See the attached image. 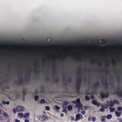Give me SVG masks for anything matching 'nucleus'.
I'll use <instances>...</instances> for the list:
<instances>
[{"instance_id":"obj_1","label":"nucleus","mask_w":122,"mask_h":122,"mask_svg":"<svg viewBox=\"0 0 122 122\" xmlns=\"http://www.w3.org/2000/svg\"><path fill=\"white\" fill-rule=\"evenodd\" d=\"M108 106H113L115 104H116L117 105H119V102L117 100H115L113 102L111 101H108L107 102Z\"/></svg>"},{"instance_id":"obj_2","label":"nucleus","mask_w":122,"mask_h":122,"mask_svg":"<svg viewBox=\"0 0 122 122\" xmlns=\"http://www.w3.org/2000/svg\"><path fill=\"white\" fill-rule=\"evenodd\" d=\"M80 100L79 99H77L76 102H73L74 103L76 104L77 108L79 110H81L82 109V104L80 103Z\"/></svg>"},{"instance_id":"obj_3","label":"nucleus","mask_w":122,"mask_h":122,"mask_svg":"<svg viewBox=\"0 0 122 122\" xmlns=\"http://www.w3.org/2000/svg\"><path fill=\"white\" fill-rule=\"evenodd\" d=\"M16 109L17 112H19L23 111L24 108L22 107L17 106L16 107Z\"/></svg>"},{"instance_id":"obj_4","label":"nucleus","mask_w":122,"mask_h":122,"mask_svg":"<svg viewBox=\"0 0 122 122\" xmlns=\"http://www.w3.org/2000/svg\"><path fill=\"white\" fill-rule=\"evenodd\" d=\"M76 119L75 120V121H76L78 120H80V119L82 118V116L81 114H77L76 116Z\"/></svg>"},{"instance_id":"obj_5","label":"nucleus","mask_w":122,"mask_h":122,"mask_svg":"<svg viewBox=\"0 0 122 122\" xmlns=\"http://www.w3.org/2000/svg\"><path fill=\"white\" fill-rule=\"evenodd\" d=\"M100 96L102 98H105L109 96V95L108 93L105 94H100Z\"/></svg>"},{"instance_id":"obj_6","label":"nucleus","mask_w":122,"mask_h":122,"mask_svg":"<svg viewBox=\"0 0 122 122\" xmlns=\"http://www.w3.org/2000/svg\"><path fill=\"white\" fill-rule=\"evenodd\" d=\"M92 103L95 105L97 106L98 107H100V104L97 103V102L95 100H93L92 102Z\"/></svg>"},{"instance_id":"obj_7","label":"nucleus","mask_w":122,"mask_h":122,"mask_svg":"<svg viewBox=\"0 0 122 122\" xmlns=\"http://www.w3.org/2000/svg\"><path fill=\"white\" fill-rule=\"evenodd\" d=\"M122 113V112H118L117 111H115V114L116 115L117 117H120Z\"/></svg>"},{"instance_id":"obj_8","label":"nucleus","mask_w":122,"mask_h":122,"mask_svg":"<svg viewBox=\"0 0 122 122\" xmlns=\"http://www.w3.org/2000/svg\"><path fill=\"white\" fill-rule=\"evenodd\" d=\"M30 115V114L29 113H26L25 114L24 116V117L25 118H28Z\"/></svg>"},{"instance_id":"obj_9","label":"nucleus","mask_w":122,"mask_h":122,"mask_svg":"<svg viewBox=\"0 0 122 122\" xmlns=\"http://www.w3.org/2000/svg\"><path fill=\"white\" fill-rule=\"evenodd\" d=\"M45 117L43 116H42L41 117L40 120H41V121H43L45 119Z\"/></svg>"},{"instance_id":"obj_10","label":"nucleus","mask_w":122,"mask_h":122,"mask_svg":"<svg viewBox=\"0 0 122 122\" xmlns=\"http://www.w3.org/2000/svg\"><path fill=\"white\" fill-rule=\"evenodd\" d=\"M18 115L21 118H22L24 116V114L22 113H19Z\"/></svg>"},{"instance_id":"obj_11","label":"nucleus","mask_w":122,"mask_h":122,"mask_svg":"<svg viewBox=\"0 0 122 122\" xmlns=\"http://www.w3.org/2000/svg\"><path fill=\"white\" fill-rule=\"evenodd\" d=\"M109 109L110 110V111L111 112H114L115 110V109L112 107H110L109 108Z\"/></svg>"},{"instance_id":"obj_12","label":"nucleus","mask_w":122,"mask_h":122,"mask_svg":"<svg viewBox=\"0 0 122 122\" xmlns=\"http://www.w3.org/2000/svg\"><path fill=\"white\" fill-rule=\"evenodd\" d=\"M112 115L111 114H109L106 117L107 119H111L112 118Z\"/></svg>"},{"instance_id":"obj_13","label":"nucleus","mask_w":122,"mask_h":122,"mask_svg":"<svg viewBox=\"0 0 122 122\" xmlns=\"http://www.w3.org/2000/svg\"><path fill=\"white\" fill-rule=\"evenodd\" d=\"M117 110L118 111H121L122 110V107H118Z\"/></svg>"},{"instance_id":"obj_14","label":"nucleus","mask_w":122,"mask_h":122,"mask_svg":"<svg viewBox=\"0 0 122 122\" xmlns=\"http://www.w3.org/2000/svg\"><path fill=\"white\" fill-rule=\"evenodd\" d=\"M2 103L4 105H5V104H10V102H9L8 101L7 102H2Z\"/></svg>"},{"instance_id":"obj_15","label":"nucleus","mask_w":122,"mask_h":122,"mask_svg":"<svg viewBox=\"0 0 122 122\" xmlns=\"http://www.w3.org/2000/svg\"><path fill=\"white\" fill-rule=\"evenodd\" d=\"M72 109V107L71 105H70L68 106V109L69 110H71Z\"/></svg>"},{"instance_id":"obj_16","label":"nucleus","mask_w":122,"mask_h":122,"mask_svg":"<svg viewBox=\"0 0 122 122\" xmlns=\"http://www.w3.org/2000/svg\"><path fill=\"white\" fill-rule=\"evenodd\" d=\"M47 111H49L50 110V108L48 106H46L45 107Z\"/></svg>"},{"instance_id":"obj_17","label":"nucleus","mask_w":122,"mask_h":122,"mask_svg":"<svg viewBox=\"0 0 122 122\" xmlns=\"http://www.w3.org/2000/svg\"><path fill=\"white\" fill-rule=\"evenodd\" d=\"M105 116H103L102 117V119L101 120L102 121V122H104L105 120Z\"/></svg>"},{"instance_id":"obj_18","label":"nucleus","mask_w":122,"mask_h":122,"mask_svg":"<svg viewBox=\"0 0 122 122\" xmlns=\"http://www.w3.org/2000/svg\"><path fill=\"white\" fill-rule=\"evenodd\" d=\"M3 114L5 117H8V116L7 115V114L6 113L4 112V113H3Z\"/></svg>"},{"instance_id":"obj_19","label":"nucleus","mask_w":122,"mask_h":122,"mask_svg":"<svg viewBox=\"0 0 122 122\" xmlns=\"http://www.w3.org/2000/svg\"><path fill=\"white\" fill-rule=\"evenodd\" d=\"M90 98L88 96H86L85 97V99L86 100H90Z\"/></svg>"},{"instance_id":"obj_20","label":"nucleus","mask_w":122,"mask_h":122,"mask_svg":"<svg viewBox=\"0 0 122 122\" xmlns=\"http://www.w3.org/2000/svg\"><path fill=\"white\" fill-rule=\"evenodd\" d=\"M41 104L44 103H45V101L43 99H41Z\"/></svg>"},{"instance_id":"obj_21","label":"nucleus","mask_w":122,"mask_h":122,"mask_svg":"<svg viewBox=\"0 0 122 122\" xmlns=\"http://www.w3.org/2000/svg\"><path fill=\"white\" fill-rule=\"evenodd\" d=\"M92 120L93 122H95L96 120V118L95 117H93L92 118Z\"/></svg>"},{"instance_id":"obj_22","label":"nucleus","mask_w":122,"mask_h":122,"mask_svg":"<svg viewBox=\"0 0 122 122\" xmlns=\"http://www.w3.org/2000/svg\"><path fill=\"white\" fill-rule=\"evenodd\" d=\"M55 107L57 110H58L60 109V107H59L56 106Z\"/></svg>"},{"instance_id":"obj_23","label":"nucleus","mask_w":122,"mask_h":122,"mask_svg":"<svg viewBox=\"0 0 122 122\" xmlns=\"http://www.w3.org/2000/svg\"><path fill=\"white\" fill-rule=\"evenodd\" d=\"M38 97L37 96H35V99L36 101L38 99Z\"/></svg>"},{"instance_id":"obj_24","label":"nucleus","mask_w":122,"mask_h":122,"mask_svg":"<svg viewBox=\"0 0 122 122\" xmlns=\"http://www.w3.org/2000/svg\"><path fill=\"white\" fill-rule=\"evenodd\" d=\"M100 111L102 112H103L104 111V108H101L100 109Z\"/></svg>"},{"instance_id":"obj_25","label":"nucleus","mask_w":122,"mask_h":122,"mask_svg":"<svg viewBox=\"0 0 122 122\" xmlns=\"http://www.w3.org/2000/svg\"><path fill=\"white\" fill-rule=\"evenodd\" d=\"M15 122H20V121L17 119H15Z\"/></svg>"},{"instance_id":"obj_26","label":"nucleus","mask_w":122,"mask_h":122,"mask_svg":"<svg viewBox=\"0 0 122 122\" xmlns=\"http://www.w3.org/2000/svg\"><path fill=\"white\" fill-rule=\"evenodd\" d=\"M81 113L83 115H84L85 113V112L84 111H82V112H81Z\"/></svg>"},{"instance_id":"obj_27","label":"nucleus","mask_w":122,"mask_h":122,"mask_svg":"<svg viewBox=\"0 0 122 122\" xmlns=\"http://www.w3.org/2000/svg\"><path fill=\"white\" fill-rule=\"evenodd\" d=\"M29 122V120L28 119H26L25 120V122Z\"/></svg>"},{"instance_id":"obj_28","label":"nucleus","mask_w":122,"mask_h":122,"mask_svg":"<svg viewBox=\"0 0 122 122\" xmlns=\"http://www.w3.org/2000/svg\"><path fill=\"white\" fill-rule=\"evenodd\" d=\"M94 98V97L93 96H91V99H93Z\"/></svg>"},{"instance_id":"obj_29","label":"nucleus","mask_w":122,"mask_h":122,"mask_svg":"<svg viewBox=\"0 0 122 122\" xmlns=\"http://www.w3.org/2000/svg\"><path fill=\"white\" fill-rule=\"evenodd\" d=\"M13 112H14V113H16V112H15V109H14V110H13Z\"/></svg>"},{"instance_id":"obj_30","label":"nucleus","mask_w":122,"mask_h":122,"mask_svg":"<svg viewBox=\"0 0 122 122\" xmlns=\"http://www.w3.org/2000/svg\"><path fill=\"white\" fill-rule=\"evenodd\" d=\"M63 116V114H61V117H62Z\"/></svg>"},{"instance_id":"obj_31","label":"nucleus","mask_w":122,"mask_h":122,"mask_svg":"<svg viewBox=\"0 0 122 122\" xmlns=\"http://www.w3.org/2000/svg\"><path fill=\"white\" fill-rule=\"evenodd\" d=\"M2 112L1 110H0V114H1Z\"/></svg>"},{"instance_id":"obj_32","label":"nucleus","mask_w":122,"mask_h":122,"mask_svg":"<svg viewBox=\"0 0 122 122\" xmlns=\"http://www.w3.org/2000/svg\"><path fill=\"white\" fill-rule=\"evenodd\" d=\"M2 117H0V120H2Z\"/></svg>"},{"instance_id":"obj_33","label":"nucleus","mask_w":122,"mask_h":122,"mask_svg":"<svg viewBox=\"0 0 122 122\" xmlns=\"http://www.w3.org/2000/svg\"><path fill=\"white\" fill-rule=\"evenodd\" d=\"M119 122H122V119L120 120Z\"/></svg>"},{"instance_id":"obj_34","label":"nucleus","mask_w":122,"mask_h":122,"mask_svg":"<svg viewBox=\"0 0 122 122\" xmlns=\"http://www.w3.org/2000/svg\"><path fill=\"white\" fill-rule=\"evenodd\" d=\"M107 106H105V108H107Z\"/></svg>"},{"instance_id":"obj_35","label":"nucleus","mask_w":122,"mask_h":122,"mask_svg":"<svg viewBox=\"0 0 122 122\" xmlns=\"http://www.w3.org/2000/svg\"><path fill=\"white\" fill-rule=\"evenodd\" d=\"M2 105L1 104H0V106H2Z\"/></svg>"},{"instance_id":"obj_36","label":"nucleus","mask_w":122,"mask_h":122,"mask_svg":"<svg viewBox=\"0 0 122 122\" xmlns=\"http://www.w3.org/2000/svg\"><path fill=\"white\" fill-rule=\"evenodd\" d=\"M102 107H103V106H102Z\"/></svg>"}]
</instances>
